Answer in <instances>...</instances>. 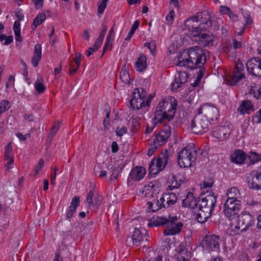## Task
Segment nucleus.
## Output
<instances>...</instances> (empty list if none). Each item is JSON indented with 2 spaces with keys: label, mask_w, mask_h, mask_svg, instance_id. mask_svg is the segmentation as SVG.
Masks as SVG:
<instances>
[{
  "label": "nucleus",
  "mask_w": 261,
  "mask_h": 261,
  "mask_svg": "<svg viewBox=\"0 0 261 261\" xmlns=\"http://www.w3.org/2000/svg\"><path fill=\"white\" fill-rule=\"evenodd\" d=\"M210 25L211 22L208 18L204 17L202 13H198L185 21L184 29L188 31L189 35L193 41L207 47L212 46L214 41V36L206 32Z\"/></svg>",
  "instance_id": "1"
},
{
  "label": "nucleus",
  "mask_w": 261,
  "mask_h": 261,
  "mask_svg": "<svg viewBox=\"0 0 261 261\" xmlns=\"http://www.w3.org/2000/svg\"><path fill=\"white\" fill-rule=\"evenodd\" d=\"M241 206V200L225 201L223 212L228 219L229 224L231 228H249L254 225V221L250 215H245L239 220L237 218Z\"/></svg>",
  "instance_id": "2"
},
{
  "label": "nucleus",
  "mask_w": 261,
  "mask_h": 261,
  "mask_svg": "<svg viewBox=\"0 0 261 261\" xmlns=\"http://www.w3.org/2000/svg\"><path fill=\"white\" fill-rule=\"evenodd\" d=\"M205 61L206 56L203 50L195 46L178 54L174 59V63L177 66L195 69L201 67Z\"/></svg>",
  "instance_id": "3"
},
{
  "label": "nucleus",
  "mask_w": 261,
  "mask_h": 261,
  "mask_svg": "<svg viewBox=\"0 0 261 261\" xmlns=\"http://www.w3.org/2000/svg\"><path fill=\"white\" fill-rule=\"evenodd\" d=\"M177 108V101L173 96L163 98L158 104L154 114L153 122L154 124L167 120H172Z\"/></svg>",
  "instance_id": "4"
},
{
  "label": "nucleus",
  "mask_w": 261,
  "mask_h": 261,
  "mask_svg": "<svg viewBox=\"0 0 261 261\" xmlns=\"http://www.w3.org/2000/svg\"><path fill=\"white\" fill-rule=\"evenodd\" d=\"M216 201V196L214 194L207 195L201 199L199 204V212L197 216L199 223H204L211 216Z\"/></svg>",
  "instance_id": "5"
},
{
  "label": "nucleus",
  "mask_w": 261,
  "mask_h": 261,
  "mask_svg": "<svg viewBox=\"0 0 261 261\" xmlns=\"http://www.w3.org/2000/svg\"><path fill=\"white\" fill-rule=\"evenodd\" d=\"M197 150L194 144L187 145L180 150L177 155V163L180 168H187L195 165Z\"/></svg>",
  "instance_id": "6"
},
{
  "label": "nucleus",
  "mask_w": 261,
  "mask_h": 261,
  "mask_svg": "<svg viewBox=\"0 0 261 261\" xmlns=\"http://www.w3.org/2000/svg\"><path fill=\"white\" fill-rule=\"evenodd\" d=\"M167 225L170 228H181L183 223L180 218L177 216L169 217V219L165 216L153 217L147 221L148 227H158Z\"/></svg>",
  "instance_id": "7"
},
{
  "label": "nucleus",
  "mask_w": 261,
  "mask_h": 261,
  "mask_svg": "<svg viewBox=\"0 0 261 261\" xmlns=\"http://www.w3.org/2000/svg\"><path fill=\"white\" fill-rule=\"evenodd\" d=\"M152 97H147L146 91L142 88H135L132 92L130 100V107L133 110H139L150 105Z\"/></svg>",
  "instance_id": "8"
},
{
  "label": "nucleus",
  "mask_w": 261,
  "mask_h": 261,
  "mask_svg": "<svg viewBox=\"0 0 261 261\" xmlns=\"http://www.w3.org/2000/svg\"><path fill=\"white\" fill-rule=\"evenodd\" d=\"M244 69L243 64L241 61L239 60L232 72L224 73L223 78L225 83L230 86H234L237 84L244 77Z\"/></svg>",
  "instance_id": "9"
},
{
  "label": "nucleus",
  "mask_w": 261,
  "mask_h": 261,
  "mask_svg": "<svg viewBox=\"0 0 261 261\" xmlns=\"http://www.w3.org/2000/svg\"><path fill=\"white\" fill-rule=\"evenodd\" d=\"M169 160L167 152H162L156 158L153 159L149 166V171L150 174L155 176L162 171L167 165Z\"/></svg>",
  "instance_id": "10"
},
{
  "label": "nucleus",
  "mask_w": 261,
  "mask_h": 261,
  "mask_svg": "<svg viewBox=\"0 0 261 261\" xmlns=\"http://www.w3.org/2000/svg\"><path fill=\"white\" fill-rule=\"evenodd\" d=\"M211 125L210 119L198 114L193 120L191 127L193 133L202 134L206 133L209 129Z\"/></svg>",
  "instance_id": "11"
},
{
  "label": "nucleus",
  "mask_w": 261,
  "mask_h": 261,
  "mask_svg": "<svg viewBox=\"0 0 261 261\" xmlns=\"http://www.w3.org/2000/svg\"><path fill=\"white\" fill-rule=\"evenodd\" d=\"M198 114L210 119V121L217 120L219 112L214 105L210 103H204L198 109Z\"/></svg>",
  "instance_id": "12"
},
{
  "label": "nucleus",
  "mask_w": 261,
  "mask_h": 261,
  "mask_svg": "<svg viewBox=\"0 0 261 261\" xmlns=\"http://www.w3.org/2000/svg\"><path fill=\"white\" fill-rule=\"evenodd\" d=\"M246 68L251 74L261 76V59L255 57L248 60L246 63Z\"/></svg>",
  "instance_id": "13"
},
{
  "label": "nucleus",
  "mask_w": 261,
  "mask_h": 261,
  "mask_svg": "<svg viewBox=\"0 0 261 261\" xmlns=\"http://www.w3.org/2000/svg\"><path fill=\"white\" fill-rule=\"evenodd\" d=\"M149 238L147 229H134L132 240L134 245L138 246L141 243L146 242Z\"/></svg>",
  "instance_id": "14"
},
{
  "label": "nucleus",
  "mask_w": 261,
  "mask_h": 261,
  "mask_svg": "<svg viewBox=\"0 0 261 261\" xmlns=\"http://www.w3.org/2000/svg\"><path fill=\"white\" fill-rule=\"evenodd\" d=\"M171 135V128L166 127L159 132L152 139V142L154 145L161 146L165 144L168 141Z\"/></svg>",
  "instance_id": "15"
},
{
  "label": "nucleus",
  "mask_w": 261,
  "mask_h": 261,
  "mask_svg": "<svg viewBox=\"0 0 261 261\" xmlns=\"http://www.w3.org/2000/svg\"><path fill=\"white\" fill-rule=\"evenodd\" d=\"M247 183L250 188L261 190V171L254 170L251 172L247 178Z\"/></svg>",
  "instance_id": "16"
},
{
  "label": "nucleus",
  "mask_w": 261,
  "mask_h": 261,
  "mask_svg": "<svg viewBox=\"0 0 261 261\" xmlns=\"http://www.w3.org/2000/svg\"><path fill=\"white\" fill-rule=\"evenodd\" d=\"M188 76L186 71H179L174 76V80L171 83V89L172 91L176 90L182 87L188 80Z\"/></svg>",
  "instance_id": "17"
},
{
  "label": "nucleus",
  "mask_w": 261,
  "mask_h": 261,
  "mask_svg": "<svg viewBox=\"0 0 261 261\" xmlns=\"http://www.w3.org/2000/svg\"><path fill=\"white\" fill-rule=\"evenodd\" d=\"M219 240V236L213 234L210 236H206L203 241L206 248L209 251H218L220 249Z\"/></svg>",
  "instance_id": "18"
},
{
  "label": "nucleus",
  "mask_w": 261,
  "mask_h": 261,
  "mask_svg": "<svg viewBox=\"0 0 261 261\" xmlns=\"http://www.w3.org/2000/svg\"><path fill=\"white\" fill-rule=\"evenodd\" d=\"M230 134V128L229 125L221 126L214 130L212 136L218 141H221L227 139Z\"/></svg>",
  "instance_id": "19"
},
{
  "label": "nucleus",
  "mask_w": 261,
  "mask_h": 261,
  "mask_svg": "<svg viewBox=\"0 0 261 261\" xmlns=\"http://www.w3.org/2000/svg\"><path fill=\"white\" fill-rule=\"evenodd\" d=\"M89 207L98 208L100 204L101 197L93 190H90L86 198Z\"/></svg>",
  "instance_id": "20"
},
{
  "label": "nucleus",
  "mask_w": 261,
  "mask_h": 261,
  "mask_svg": "<svg viewBox=\"0 0 261 261\" xmlns=\"http://www.w3.org/2000/svg\"><path fill=\"white\" fill-rule=\"evenodd\" d=\"M5 160L6 162L5 166L7 169H12L14 166V154L12 152V147L11 143H9L5 149Z\"/></svg>",
  "instance_id": "21"
},
{
  "label": "nucleus",
  "mask_w": 261,
  "mask_h": 261,
  "mask_svg": "<svg viewBox=\"0 0 261 261\" xmlns=\"http://www.w3.org/2000/svg\"><path fill=\"white\" fill-rule=\"evenodd\" d=\"M145 174V168L142 166L136 167L131 170L128 179L135 181L140 180L144 177Z\"/></svg>",
  "instance_id": "22"
},
{
  "label": "nucleus",
  "mask_w": 261,
  "mask_h": 261,
  "mask_svg": "<svg viewBox=\"0 0 261 261\" xmlns=\"http://www.w3.org/2000/svg\"><path fill=\"white\" fill-rule=\"evenodd\" d=\"M186 178L182 173H177L173 174L169 178L168 182L171 184L170 188L171 190L177 189L184 182Z\"/></svg>",
  "instance_id": "23"
},
{
  "label": "nucleus",
  "mask_w": 261,
  "mask_h": 261,
  "mask_svg": "<svg viewBox=\"0 0 261 261\" xmlns=\"http://www.w3.org/2000/svg\"><path fill=\"white\" fill-rule=\"evenodd\" d=\"M159 192V187L155 186L152 182H149L145 185L142 190V193L146 197H153Z\"/></svg>",
  "instance_id": "24"
},
{
  "label": "nucleus",
  "mask_w": 261,
  "mask_h": 261,
  "mask_svg": "<svg viewBox=\"0 0 261 261\" xmlns=\"http://www.w3.org/2000/svg\"><path fill=\"white\" fill-rule=\"evenodd\" d=\"M164 207H168L175 204L177 201V197L173 193H165L160 198Z\"/></svg>",
  "instance_id": "25"
},
{
  "label": "nucleus",
  "mask_w": 261,
  "mask_h": 261,
  "mask_svg": "<svg viewBox=\"0 0 261 261\" xmlns=\"http://www.w3.org/2000/svg\"><path fill=\"white\" fill-rule=\"evenodd\" d=\"M230 160L235 164L241 165L246 161V155L242 150H236L231 154Z\"/></svg>",
  "instance_id": "26"
},
{
  "label": "nucleus",
  "mask_w": 261,
  "mask_h": 261,
  "mask_svg": "<svg viewBox=\"0 0 261 261\" xmlns=\"http://www.w3.org/2000/svg\"><path fill=\"white\" fill-rule=\"evenodd\" d=\"M187 243H180L176 248V250L178 252L180 257H177V261H189L188 257L189 255L188 254Z\"/></svg>",
  "instance_id": "27"
},
{
  "label": "nucleus",
  "mask_w": 261,
  "mask_h": 261,
  "mask_svg": "<svg viewBox=\"0 0 261 261\" xmlns=\"http://www.w3.org/2000/svg\"><path fill=\"white\" fill-rule=\"evenodd\" d=\"M226 195L227 199L225 201H234L240 200L241 198V193L239 189L236 187H231L227 190Z\"/></svg>",
  "instance_id": "28"
},
{
  "label": "nucleus",
  "mask_w": 261,
  "mask_h": 261,
  "mask_svg": "<svg viewBox=\"0 0 261 261\" xmlns=\"http://www.w3.org/2000/svg\"><path fill=\"white\" fill-rule=\"evenodd\" d=\"M197 205V199L192 192H188L185 199L182 200V206L194 208Z\"/></svg>",
  "instance_id": "29"
},
{
  "label": "nucleus",
  "mask_w": 261,
  "mask_h": 261,
  "mask_svg": "<svg viewBox=\"0 0 261 261\" xmlns=\"http://www.w3.org/2000/svg\"><path fill=\"white\" fill-rule=\"evenodd\" d=\"M241 115L249 114L253 111V105L250 100H244L238 109Z\"/></svg>",
  "instance_id": "30"
},
{
  "label": "nucleus",
  "mask_w": 261,
  "mask_h": 261,
  "mask_svg": "<svg viewBox=\"0 0 261 261\" xmlns=\"http://www.w3.org/2000/svg\"><path fill=\"white\" fill-rule=\"evenodd\" d=\"M243 24L241 30L237 32L238 35H242L246 26L251 25L253 22V18L251 17V13L247 11H244L242 12Z\"/></svg>",
  "instance_id": "31"
},
{
  "label": "nucleus",
  "mask_w": 261,
  "mask_h": 261,
  "mask_svg": "<svg viewBox=\"0 0 261 261\" xmlns=\"http://www.w3.org/2000/svg\"><path fill=\"white\" fill-rule=\"evenodd\" d=\"M134 68L138 72H142L147 67L146 57L141 54L134 64Z\"/></svg>",
  "instance_id": "32"
},
{
  "label": "nucleus",
  "mask_w": 261,
  "mask_h": 261,
  "mask_svg": "<svg viewBox=\"0 0 261 261\" xmlns=\"http://www.w3.org/2000/svg\"><path fill=\"white\" fill-rule=\"evenodd\" d=\"M80 202V199L79 196H76L72 198L70 206L66 213V217L68 218H72L73 216L77 207L79 205Z\"/></svg>",
  "instance_id": "33"
},
{
  "label": "nucleus",
  "mask_w": 261,
  "mask_h": 261,
  "mask_svg": "<svg viewBox=\"0 0 261 261\" xmlns=\"http://www.w3.org/2000/svg\"><path fill=\"white\" fill-rule=\"evenodd\" d=\"M42 58V47L40 44H36L34 48V54L32 59V64L37 67Z\"/></svg>",
  "instance_id": "34"
},
{
  "label": "nucleus",
  "mask_w": 261,
  "mask_h": 261,
  "mask_svg": "<svg viewBox=\"0 0 261 261\" xmlns=\"http://www.w3.org/2000/svg\"><path fill=\"white\" fill-rule=\"evenodd\" d=\"M115 38V32L113 28H112L109 32L108 35L107 37L106 42L103 48V54L108 50L110 49L112 47V44Z\"/></svg>",
  "instance_id": "35"
},
{
  "label": "nucleus",
  "mask_w": 261,
  "mask_h": 261,
  "mask_svg": "<svg viewBox=\"0 0 261 261\" xmlns=\"http://www.w3.org/2000/svg\"><path fill=\"white\" fill-rule=\"evenodd\" d=\"M148 210L149 212L154 213L159 210L161 209L162 207H164L163 203L161 202V198L159 200H153L152 202H148Z\"/></svg>",
  "instance_id": "36"
},
{
  "label": "nucleus",
  "mask_w": 261,
  "mask_h": 261,
  "mask_svg": "<svg viewBox=\"0 0 261 261\" xmlns=\"http://www.w3.org/2000/svg\"><path fill=\"white\" fill-rule=\"evenodd\" d=\"M261 160V155L255 152L251 151L246 155V163L248 165H253Z\"/></svg>",
  "instance_id": "37"
},
{
  "label": "nucleus",
  "mask_w": 261,
  "mask_h": 261,
  "mask_svg": "<svg viewBox=\"0 0 261 261\" xmlns=\"http://www.w3.org/2000/svg\"><path fill=\"white\" fill-rule=\"evenodd\" d=\"M46 17L45 14L43 13H39L36 17L34 18L33 23L31 25V29L33 30H36V29L42 24L45 20Z\"/></svg>",
  "instance_id": "38"
},
{
  "label": "nucleus",
  "mask_w": 261,
  "mask_h": 261,
  "mask_svg": "<svg viewBox=\"0 0 261 261\" xmlns=\"http://www.w3.org/2000/svg\"><path fill=\"white\" fill-rule=\"evenodd\" d=\"M120 78L121 81L125 84H129L130 82L129 73L125 68V67L121 69L120 73Z\"/></svg>",
  "instance_id": "39"
},
{
  "label": "nucleus",
  "mask_w": 261,
  "mask_h": 261,
  "mask_svg": "<svg viewBox=\"0 0 261 261\" xmlns=\"http://www.w3.org/2000/svg\"><path fill=\"white\" fill-rule=\"evenodd\" d=\"M175 12L174 10H170L169 13L165 16V24L168 26L173 24L175 17Z\"/></svg>",
  "instance_id": "40"
},
{
  "label": "nucleus",
  "mask_w": 261,
  "mask_h": 261,
  "mask_svg": "<svg viewBox=\"0 0 261 261\" xmlns=\"http://www.w3.org/2000/svg\"><path fill=\"white\" fill-rule=\"evenodd\" d=\"M129 124L133 131L137 130L140 125L139 118L137 116H132L129 120Z\"/></svg>",
  "instance_id": "41"
},
{
  "label": "nucleus",
  "mask_w": 261,
  "mask_h": 261,
  "mask_svg": "<svg viewBox=\"0 0 261 261\" xmlns=\"http://www.w3.org/2000/svg\"><path fill=\"white\" fill-rule=\"evenodd\" d=\"M35 90L40 93H43L45 89V87L42 83V81L41 79H37L35 82Z\"/></svg>",
  "instance_id": "42"
},
{
  "label": "nucleus",
  "mask_w": 261,
  "mask_h": 261,
  "mask_svg": "<svg viewBox=\"0 0 261 261\" xmlns=\"http://www.w3.org/2000/svg\"><path fill=\"white\" fill-rule=\"evenodd\" d=\"M139 21L138 20H136L133 25L132 26L131 29L129 32L128 33L127 37L125 39V40H129L132 36L135 33L136 30L138 28L139 25Z\"/></svg>",
  "instance_id": "43"
},
{
  "label": "nucleus",
  "mask_w": 261,
  "mask_h": 261,
  "mask_svg": "<svg viewBox=\"0 0 261 261\" xmlns=\"http://www.w3.org/2000/svg\"><path fill=\"white\" fill-rule=\"evenodd\" d=\"M13 41L12 36H6L4 34H0V41L5 45H8Z\"/></svg>",
  "instance_id": "44"
},
{
  "label": "nucleus",
  "mask_w": 261,
  "mask_h": 261,
  "mask_svg": "<svg viewBox=\"0 0 261 261\" xmlns=\"http://www.w3.org/2000/svg\"><path fill=\"white\" fill-rule=\"evenodd\" d=\"M10 107V102L6 100H3L0 102V113L2 114L7 111Z\"/></svg>",
  "instance_id": "45"
},
{
  "label": "nucleus",
  "mask_w": 261,
  "mask_h": 261,
  "mask_svg": "<svg viewBox=\"0 0 261 261\" xmlns=\"http://www.w3.org/2000/svg\"><path fill=\"white\" fill-rule=\"evenodd\" d=\"M205 70L204 69H200L198 72L197 73L196 80L193 83V86L196 87L199 84V82L201 81L202 77L203 76V73L204 72Z\"/></svg>",
  "instance_id": "46"
},
{
  "label": "nucleus",
  "mask_w": 261,
  "mask_h": 261,
  "mask_svg": "<svg viewBox=\"0 0 261 261\" xmlns=\"http://www.w3.org/2000/svg\"><path fill=\"white\" fill-rule=\"evenodd\" d=\"M214 184V180L212 178L205 179L202 184L201 185L202 189H206L207 188H211Z\"/></svg>",
  "instance_id": "47"
},
{
  "label": "nucleus",
  "mask_w": 261,
  "mask_h": 261,
  "mask_svg": "<svg viewBox=\"0 0 261 261\" xmlns=\"http://www.w3.org/2000/svg\"><path fill=\"white\" fill-rule=\"evenodd\" d=\"M145 46L147 47L150 51L151 54L154 55L155 54V50L156 49V43L154 41H151L149 42H146Z\"/></svg>",
  "instance_id": "48"
},
{
  "label": "nucleus",
  "mask_w": 261,
  "mask_h": 261,
  "mask_svg": "<svg viewBox=\"0 0 261 261\" xmlns=\"http://www.w3.org/2000/svg\"><path fill=\"white\" fill-rule=\"evenodd\" d=\"M44 166V161L42 159L39 160L38 163L36 165L34 170L33 171L32 175L35 176L39 171L42 169Z\"/></svg>",
  "instance_id": "49"
},
{
  "label": "nucleus",
  "mask_w": 261,
  "mask_h": 261,
  "mask_svg": "<svg viewBox=\"0 0 261 261\" xmlns=\"http://www.w3.org/2000/svg\"><path fill=\"white\" fill-rule=\"evenodd\" d=\"M100 42H96L94 45L91 47H89L88 50L87 51L86 55L88 57L90 56L93 53L97 50L100 47Z\"/></svg>",
  "instance_id": "50"
},
{
  "label": "nucleus",
  "mask_w": 261,
  "mask_h": 261,
  "mask_svg": "<svg viewBox=\"0 0 261 261\" xmlns=\"http://www.w3.org/2000/svg\"><path fill=\"white\" fill-rule=\"evenodd\" d=\"M181 229H164V234L165 236H174L179 233Z\"/></svg>",
  "instance_id": "51"
},
{
  "label": "nucleus",
  "mask_w": 261,
  "mask_h": 261,
  "mask_svg": "<svg viewBox=\"0 0 261 261\" xmlns=\"http://www.w3.org/2000/svg\"><path fill=\"white\" fill-rule=\"evenodd\" d=\"M250 92L253 93L254 97L256 99H258L261 98V88H258L257 89L251 88Z\"/></svg>",
  "instance_id": "52"
},
{
  "label": "nucleus",
  "mask_w": 261,
  "mask_h": 261,
  "mask_svg": "<svg viewBox=\"0 0 261 261\" xmlns=\"http://www.w3.org/2000/svg\"><path fill=\"white\" fill-rule=\"evenodd\" d=\"M219 11L221 14H226L228 16L231 10L227 6H221L219 7Z\"/></svg>",
  "instance_id": "53"
},
{
  "label": "nucleus",
  "mask_w": 261,
  "mask_h": 261,
  "mask_svg": "<svg viewBox=\"0 0 261 261\" xmlns=\"http://www.w3.org/2000/svg\"><path fill=\"white\" fill-rule=\"evenodd\" d=\"M253 121L257 124L261 123V108L253 117Z\"/></svg>",
  "instance_id": "54"
},
{
  "label": "nucleus",
  "mask_w": 261,
  "mask_h": 261,
  "mask_svg": "<svg viewBox=\"0 0 261 261\" xmlns=\"http://www.w3.org/2000/svg\"><path fill=\"white\" fill-rule=\"evenodd\" d=\"M127 132V128L125 126L121 127H117L116 130V135L118 136L121 137L125 134Z\"/></svg>",
  "instance_id": "55"
},
{
  "label": "nucleus",
  "mask_w": 261,
  "mask_h": 261,
  "mask_svg": "<svg viewBox=\"0 0 261 261\" xmlns=\"http://www.w3.org/2000/svg\"><path fill=\"white\" fill-rule=\"evenodd\" d=\"M20 23L19 21H15L13 26L14 34L19 35V34H20Z\"/></svg>",
  "instance_id": "56"
},
{
  "label": "nucleus",
  "mask_w": 261,
  "mask_h": 261,
  "mask_svg": "<svg viewBox=\"0 0 261 261\" xmlns=\"http://www.w3.org/2000/svg\"><path fill=\"white\" fill-rule=\"evenodd\" d=\"M100 169L99 165H96L95 166L94 170H95V173L96 174H98V176L101 178L106 177L107 176V172L106 171L104 170H100L99 172L97 171L96 169Z\"/></svg>",
  "instance_id": "57"
},
{
  "label": "nucleus",
  "mask_w": 261,
  "mask_h": 261,
  "mask_svg": "<svg viewBox=\"0 0 261 261\" xmlns=\"http://www.w3.org/2000/svg\"><path fill=\"white\" fill-rule=\"evenodd\" d=\"M160 146H156V145H154L153 142H152L150 146L148 148L147 154L148 156H150L153 155L154 151L156 150L158 148H159Z\"/></svg>",
  "instance_id": "58"
},
{
  "label": "nucleus",
  "mask_w": 261,
  "mask_h": 261,
  "mask_svg": "<svg viewBox=\"0 0 261 261\" xmlns=\"http://www.w3.org/2000/svg\"><path fill=\"white\" fill-rule=\"evenodd\" d=\"M44 0H33L36 9H40L43 6Z\"/></svg>",
  "instance_id": "59"
},
{
  "label": "nucleus",
  "mask_w": 261,
  "mask_h": 261,
  "mask_svg": "<svg viewBox=\"0 0 261 261\" xmlns=\"http://www.w3.org/2000/svg\"><path fill=\"white\" fill-rule=\"evenodd\" d=\"M54 170V174L51 177L50 184L54 185H55V181H56L57 173L58 170V167H55Z\"/></svg>",
  "instance_id": "60"
},
{
  "label": "nucleus",
  "mask_w": 261,
  "mask_h": 261,
  "mask_svg": "<svg viewBox=\"0 0 261 261\" xmlns=\"http://www.w3.org/2000/svg\"><path fill=\"white\" fill-rule=\"evenodd\" d=\"M106 7H107V4L101 2L100 3V4L98 6V11H97L98 13L99 14L102 13L104 12Z\"/></svg>",
  "instance_id": "61"
},
{
  "label": "nucleus",
  "mask_w": 261,
  "mask_h": 261,
  "mask_svg": "<svg viewBox=\"0 0 261 261\" xmlns=\"http://www.w3.org/2000/svg\"><path fill=\"white\" fill-rule=\"evenodd\" d=\"M228 16L233 21H238L239 19L238 16L236 14L233 13L231 11Z\"/></svg>",
  "instance_id": "62"
},
{
  "label": "nucleus",
  "mask_w": 261,
  "mask_h": 261,
  "mask_svg": "<svg viewBox=\"0 0 261 261\" xmlns=\"http://www.w3.org/2000/svg\"><path fill=\"white\" fill-rule=\"evenodd\" d=\"M242 42L241 41H238L236 39L233 40V46L234 49H236L240 48L242 46Z\"/></svg>",
  "instance_id": "63"
},
{
  "label": "nucleus",
  "mask_w": 261,
  "mask_h": 261,
  "mask_svg": "<svg viewBox=\"0 0 261 261\" xmlns=\"http://www.w3.org/2000/svg\"><path fill=\"white\" fill-rule=\"evenodd\" d=\"M53 260L54 261H63V258H61L60 254V251L59 250H56Z\"/></svg>",
  "instance_id": "64"
}]
</instances>
